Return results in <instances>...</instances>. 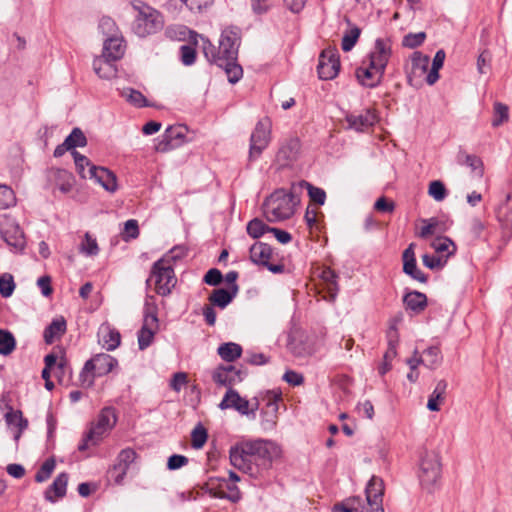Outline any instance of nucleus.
Returning <instances> with one entry per match:
<instances>
[{
  "instance_id": "de8ad7c7",
  "label": "nucleus",
  "mask_w": 512,
  "mask_h": 512,
  "mask_svg": "<svg viewBox=\"0 0 512 512\" xmlns=\"http://www.w3.org/2000/svg\"><path fill=\"white\" fill-rule=\"evenodd\" d=\"M493 112V119L491 123L493 127H499L500 125L508 121L509 108L507 105L501 102H496L494 104Z\"/></svg>"
},
{
  "instance_id": "f03ea898",
  "label": "nucleus",
  "mask_w": 512,
  "mask_h": 512,
  "mask_svg": "<svg viewBox=\"0 0 512 512\" xmlns=\"http://www.w3.org/2000/svg\"><path fill=\"white\" fill-rule=\"evenodd\" d=\"M299 199L285 189H278L267 197L263 203L264 213L269 222L289 219L295 212Z\"/></svg>"
},
{
  "instance_id": "2eb2a0df",
  "label": "nucleus",
  "mask_w": 512,
  "mask_h": 512,
  "mask_svg": "<svg viewBox=\"0 0 512 512\" xmlns=\"http://www.w3.org/2000/svg\"><path fill=\"white\" fill-rule=\"evenodd\" d=\"M158 326L157 314L155 312H146L142 327L138 332V346L140 350H145L151 345Z\"/></svg>"
},
{
  "instance_id": "f8f14e48",
  "label": "nucleus",
  "mask_w": 512,
  "mask_h": 512,
  "mask_svg": "<svg viewBox=\"0 0 512 512\" xmlns=\"http://www.w3.org/2000/svg\"><path fill=\"white\" fill-rule=\"evenodd\" d=\"M390 56L391 47L388 40L378 38L375 41L373 50L368 55V62L376 70V73L384 75Z\"/></svg>"
},
{
  "instance_id": "a211bd4d",
  "label": "nucleus",
  "mask_w": 512,
  "mask_h": 512,
  "mask_svg": "<svg viewBox=\"0 0 512 512\" xmlns=\"http://www.w3.org/2000/svg\"><path fill=\"white\" fill-rule=\"evenodd\" d=\"M218 407L221 410L234 409L241 415L249 416L250 401L241 397L235 389H228Z\"/></svg>"
},
{
  "instance_id": "ddd939ff",
  "label": "nucleus",
  "mask_w": 512,
  "mask_h": 512,
  "mask_svg": "<svg viewBox=\"0 0 512 512\" xmlns=\"http://www.w3.org/2000/svg\"><path fill=\"white\" fill-rule=\"evenodd\" d=\"M117 415L115 408L104 407L98 414L95 422L90 424V434L96 435L100 440L116 425Z\"/></svg>"
},
{
  "instance_id": "9b49d317",
  "label": "nucleus",
  "mask_w": 512,
  "mask_h": 512,
  "mask_svg": "<svg viewBox=\"0 0 512 512\" xmlns=\"http://www.w3.org/2000/svg\"><path fill=\"white\" fill-rule=\"evenodd\" d=\"M340 70L339 54L336 49H325L319 56L317 72L322 80L334 79Z\"/></svg>"
},
{
  "instance_id": "ea45409f",
  "label": "nucleus",
  "mask_w": 512,
  "mask_h": 512,
  "mask_svg": "<svg viewBox=\"0 0 512 512\" xmlns=\"http://www.w3.org/2000/svg\"><path fill=\"white\" fill-rule=\"evenodd\" d=\"M321 278L325 283L326 289L330 295L331 300H334L339 290L337 283V273L331 268H326L322 271Z\"/></svg>"
},
{
  "instance_id": "7ed1b4c3",
  "label": "nucleus",
  "mask_w": 512,
  "mask_h": 512,
  "mask_svg": "<svg viewBox=\"0 0 512 512\" xmlns=\"http://www.w3.org/2000/svg\"><path fill=\"white\" fill-rule=\"evenodd\" d=\"M244 449L242 452L249 456L252 475L267 470L278 452L272 441L264 439L246 440Z\"/></svg>"
},
{
  "instance_id": "72a5a7b5",
  "label": "nucleus",
  "mask_w": 512,
  "mask_h": 512,
  "mask_svg": "<svg viewBox=\"0 0 512 512\" xmlns=\"http://www.w3.org/2000/svg\"><path fill=\"white\" fill-rule=\"evenodd\" d=\"M213 63L224 69L228 81L232 84L237 83L243 76V69L237 60H219V62Z\"/></svg>"
},
{
  "instance_id": "3c124183",
  "label": "nucleus",
  "mask_w": 512,
  "mask_h": 512,
  "mask_svg": "<svg viewBox=\"0 0 512 512\" xmlns=\"http://www.w3.org/2000/svg\"><path fill=\"white\" fill-rule=\"evenodd\" d=\"M267 406L271 408L272 413H268L267 411H261L262 421L261 424L264 429H273L276 425V412L278 409L277 403L275 401H269Z\"/></svg>"
},
{
  "instance_id": "864d4df0",
  "label": "nucleus",
  "mask_w": 512,
  "mask_h": 512,
  "mask_svg": "<svg viewBox=\"0 0 512 512\" xmlns=\"http://www.w3.org/2000/svg\"><path fill=\"white\" fill-rule=\"evenodd\" d=\"M15 287L14 277L10 273H4L0 276V294L2 297H10Z\"/></svg>"
},
{
  "instance_id": "412c9836",
  "label": "nucleus",
  "mask_w": 512,
  "mask_h": 512,
  "mask_svg": "<svg viewBox=\"0 0 512 512\" xmlns=\"http://www.w3.org/2000/svg\"><path fill=\"white\" fill-rule=\"evenodd\" d=\"M300 141L297 138H290L279 148L276 159L282 167L289 166L297 160L300 152Z\"/></svg>"
},
{
  "instance_id": "4468645a",
  "label": "nucleus",
  "mask_w": 512,
  "mask_h": 512,
  "mask_svg": "<svg viewBox=\"0 0 512 512\" xmlns=\"http://www.w3.org/2000/svg\"><path fill=\"white\" fill-rule=\"evenodd\" d=\"M365 493L369 506L367 512H384L382 504L384 494L383 480L377 476H372L366 486Z\"/></svg>"
},
{
  "instance_id": "0e129e2a",
  "label": "nucleus",
  "mask_w": 512,
  "mask_h": 512,
  "mask_svg": "<svg viewBox=\"0 0 512 512\" xmlns=\"http://www.w3.org/2000/svg\"><path fill=\"white\" fill-rule=\"evenodd\" d=\"M139 236V226L135 219H129L124 224L123 239L128 241L130 239H136Z\"/></svg>"
},
{
  "instance_id": "7c9ffc66",
  "label": "nucleus",
  "mask_w": 512,
  "mask_h": 512,
  "mask_svg": "<svg viewBox=\"0 0 512 512\" xmlns=\"http://www.w3.org/2000/svg\"><path fill=\"white\" fill-rule=\"evenodd\" d=\"M67 323L63 316L54 318L52 322L45 328L43 338L46 344H52L65 334Z\"/></svg>"
},
{
  "instance_id": "393cba45",
  "label": "nucleus",
  "mask_w": 512,
  "mask_h": 512,
  "mask_svg": "<svg viewBox=\"0 0 512 512\" xmlns=\"http://www.w3.org/2000/svg\"><path fill=\"white\" fill-rule=\"evenodd\" d=\"M355 76L362 86L368 88L377 87L381 83L383 78V75H380L378 72L376 73V70H374V68L371 67V64L369 62L368 65L366 66H360L356 68Z\"/></svg>"
},
{
  "instance_id": "c03bdc74",
  "label": "nucleus",
  "mask_w": 512,
  "mask_h": 512,
  "mask_svg": "<svg viewBox=\"0 0 512 512\" xmlns=\"http://www.w3.org/2000/svg\"><path fill=\"white\" fill-rule=\"evenodd\" d=\"M270 226L266 225L261 219L254 218L247 223L246 231L247 234L253 238L258 239L265 233L269 232Z\"/></svg>"
},
{
  "instance_id": "e2e57ef3",
  "label": "nucleus",
  "mask_w": 512,
  "mask_h": 512,
  "mask_svg": "<svg viewBox=\"0 0 512 512\" xmlns=\"http://www.w3.org/2000/svg\"><path fill=\"white\" fill-rule=\"evenodd\" d=\"M341 507L345 510H350L353 512H364V501L359 496L349 497L339 503Z\"/></svg>"
},
{
  "instance_id": "aec40b11",
  "label": "nucleus",
  "mask_w": 512,
  "mask_h": 512,
  "mask_svg": "<svg viewBox=\"0 0 512 512\" xmlns=\"http://www.w3.org/2000/svg\"><path fill=\"white\" fill-rule=\"evenodd\" d=\"M89 178L94 179L106 191L115 192L117 190V178L115 174L105 167L91 166L88 169Z\"/></svg>"
},
{
  "instance_id": "09e8293b",
  "label": "nucleus",
  "mask_w": 512,
  "mask_h": 512,
  "mask_svg": "<svg viewBox=\"0 0 512 512\" xmlns=\"http://www.w3.org/2000/svg\"><path fill=\"white\" fill-rule=\"evenodd\" d=\"M98 28L106 38L120 35L116 22L108 16H104L100 19Z\"/></svg>"
},
{
  "instance_id": "0eeeda50",
  "label": "nucleus",
  "mask_w": 512,
  "mask_h": 512,
  "mask_svg": "<svg viewBox=\"0 0 512 512\" xmlns=\"http://www.w3.org/2000/svg\"><path fill=\"white\" fill-rule=\"evenodd\" d=\"M135 9L139 10L138 16L135 19L133 30L139 37H146L161 30L164 25L162 15L150 6H143L139 8L134 5Z\"/></svg>"
},
{
  "instance_id": "774afa93",
  "label": "nucleus",
  "mask_w": 512,
  "mask_h": 512,
  "mask_svg": "<svg viewBox=\"0 0 512 512\" xmlns=\"http://www.w3.org/2000/svg\"><path fill=\"white\" fill-rule=\"evenodd\" d=\"M181 54V62L185 66H190L195 63L196 60V50L194 47L190 45H182L180 47Z\"/></svg>"
},
{
  "instance_id": "b1692460",
  "label": "nucleus",
  "mask_w": 512,
  "mask_h": 512,
  "mask_svg": "<svg viewBox=\"0 0 512 512\" xmlns=\"http://www.w3.org/2000/svg\"><path fill=\"white\" fill-rule=\"evenodd\" d=\"M125 53V44L122 35L106 38L103 43L102 54L110 60H120Z\"/></svg>"
},
{
  "instance_id": "6e6552de",
  "label": "nucleus",
  "mask_w": 512,
  "mask_h": 512,
  "mask_svg": "<svg viewBox=\"0 0 512 512\" xmlns=\"http://www.w3.org/2000/svg\"><path fill=\"white\" fill-rule=\"evenodd\" d=\"M271 140V123L268 118L259 120L251 134L249 146V160L254 161L260 157L268 147Z\"/></svg>"
},
{
  "instance_id": "2f4dec72",
  "label": "nucleus",
  "mask_w": 512,
  "mask_h": 512,
  "mask_svg": "<svg viewBox=\"0 0 512 512\" xmlns=\"http://www.w3.org/2000/svg\"><path fill=\"white\" fill-rule=\"evenodd\" d=\"M99 335H101L99 342L107 351H113L120 345L121 335L115 328L101 327Z\"/></svg>"
},
{
  "instance_id": "79ce46f5",
  "label": "nucleus",
  "mask_w": 512,
  "mask_h": 512,
  "mask_svg": "<svg viewBox=\"0 0 512 512\" xmlns=\"http://www.w3.org/2000/svg\"><path fill=\"white\" fill-rule=\"evenodd\" d=\"M423 364L429 369H435L442 361L441 351L437 346H430L423 351Z\"/></svg>"
},
{
  "instance_id": "9d476101",
  "label": "nucleus",
  "mask_w": 512,
  "mask_h": 512,
  "mask_svg": "<svg viewBox=\"0 0 512 512\" xmlns=\"http://www.w3.org/2000/svg\"><path fill=\"white\" fill-rule=\"evenodd\" d=\"M246 375V371L232 364H221L211 372L214 383L226 387L227 390L233 389V386L242 382Z\"/></svg>"
},
{
  "instance_id": "5fc2aeb1",
  "label": "nucleus",
  "mask_w": 512,
  "mask_h": 512,
  "mask_svg": "<svg viewBox=\"0 0 512 512\" xmlns=\"http://www.w3.org/2000/svg\"><path fill=\"white\" fill-rule=\"evenodd\" d=\"M15 203L14 191L7 185H0V209H7Z\"/></svg>"
},
{
  "instance_id": "680f3d73",
  "label": "nucleus",
  "mask_w": 512,
  "mask_h": 512,
  "mask_svg": "<svg viewBox=\"0 0 512 512\" xmlns=\"http://www.w3.org/2000/svg\"><path fill=\"white\" fill-rule=\"evenodd\" d=\"M72 156L74 158V162H75L77 171L81 175V177H83V178L89 177L88 171L86 172L85 168L86 167L90 168L91 166H94L93 164H91L90 160L86 156L80 154L77 151H72Z\"/></svg>"
},
{
  "instance_id": "39448f33",
  "label": "nucleus",
  "mask_w": 512,
  "mask_h": 512,
  "mask_svg": "<svg viewBox=\"0 0 512 512\" xmlns=\"http://www.w3.org/2000/svg\"><path fill=\"white\" fill-rule=\"evenodd\" d=\"M117 365L118 361L113 356L106 353L96 354L86 361L79 376L81 384L86 387H91L96 377L107 375Z\"/></svg>"
},
{
  "instance_id": "6ab92c4d",
  "label": "nucleus",
  "mask_w": 512,
  "mask_h": 512,
  "mask_svg": "<svg viewBox=\"0 0 512 512\" xmlns=\"http://www.w3.org/2000/svg\"><path fill=\"white\" fill-rule=\"evenodd\" d=\"M345 120L349 129L365 132L376 123V115L372 110L366 109L359 114H347Z\"/></svg>"
},
{
  "instance_id": "a18cd8bd",
  "label": "nucleus",
  "mask_w": 512,
  "mask_h": 512,
  "mask_svg": "<svg viewBox=\"0 0 512 512\" xmlns=\"http://www.w3.org/2000/svg\"><path fill=\"white\" fill-rule=\"evenodd\" d=\"M16 347V340L14 335L8 331L0 329V354L7 356L10 355Z\"/></svg>"
},
{
  "instance_id": "e433bc0d",
  "label": "nucleus",
  "mask_w": 512,
  "mask_h": 512,
  "mask_svg": "<svg viewBox=\"0 0 512 512\" xmlns=\"http://www.w3.org/2000/svg\"><path fill=\"white\" fill-rule=\"evenodd\" d=\"M5 419L8 425H14L18 428L17 433L14 435V439L18 441L22 432L28 427V420L23 417L22 412L19 410L7 412Z\"/></svg>"
},
{
  "instance_id": "f3484780",
  "label": "nucleus",
  "mask_w": 512,
  "mask_h": 512,
  "mask_svg": "<svg viewBox=\"0 0 512 512\" xmlns=\"http://www.w3.org/2000/svg\"><path fill=\"white\" fill-rule=\"evenodd\" d=\"M136 459V452L131 448L121 450L118 454L116 463L113 465L110 473L117 484L122 483L124 477L127 474L129 466Z\"/></svg>"
},
{
  "instance_id": "37998d69",
  "label": "nucleus",
  "mask_w": 512,
  "mask_h": 512,
  "mask_svg": "<svg viewBox=\"0 0 512 512\" xmlns=\"http://www.w3.org/2000/svg\"><path fill=\"white\" fill-rule=\"evenodd\" d=\"M79 252L85 256L92 257L99 253V247L96 238L86 232L81 243L79 244Z\"/></svg>"
},
{
  "instance_id": "f257e3e1",
  "label": "nucleus",
  "mask_w": 512,
  "mask_h": 512,
  "mask_svg": "<svg viewBox=\"0 0 512 512\" xmlns=\"http://www.w3.org/2000/svg\"><path fill=\"white\" fill-rule=\"evenodd\" d=\"M240 43V28L237 26H229L222 30L218 47L207 40L204 42L203 52L209 62L237 60Z\"/></svg>"
},
{
  "instance_id": "4c0bfd02",
  "label": "nucleus",
  "mask_w": 512,
  "mask_h": 512,
  "mask_svg": "<svg viewBox=\"0 0 512 512\" xmlns=\"http://www.w3.org/2000/svg\"><path fill=\"white\" fill-rule=\"evenodd\" d=\"M56 186L62 193L71 191L74 183L73 175L65 169H57L54 171Z\"/></svg>"
},
{
  "instance_id": "20e7f679",
  "label": "nucleus",
  "mask_w": 512,
  "mask_h": 512,
  "mask_svg": "<svg viewBox=\"0 0 512 512\" xmlns=\"http://www.w3.org/2000/svg\"><path fill=\"white\" fill-rule=\"evenodd\" d=\"M154 281L155 292L160 296H168L177 283V278L172 264L166 259H158L153 263L150 277L146 280L147 286Z\"/></svg>"
},
{
  "instance_id": "338daca9",
  "label": "nucleus",
  "mask_w": 512,
  "mask_h": 512,
  "mask_svg": "<svg viewBox=\"0 0 512 512\" xmlns=\"http://www.w3.org/2000/svg\"><path fill=\"white\" fill-rule=\"evenodd\" d=\"M423 223L425 225L422 226L419 232V237L428 238L429 236H432L437 232V227L439 225V221L437 218L433 217L428 220H423Z\"/></svg>"
},
{
  "instance_id": "13d9d810",
  "label": "nucleus",
  "mask_w": 512,
  "mask_h": 512,
  "mask_svg": "<svg viewBox=\"0 0 512 512\" xmlns=\"http://www.w3.org/2000/svg\"><path fill=\"white\" fill-rule=\"evenodd\" d=\"M426 39V33L425 32H418V33H408L404 36L402 40V45L404 47L414 49L419 47L423 44V42Z\"/></svg>"
},
{
  "instance_id": "603ef678",
  "label": "nucleus",
  "mask_w": 512,
  "mask_h": 512,
  "mask_svg": "<svg viewBox=\"0 0 512 512\" xmlns=\"http://www.w3.org/2000/svg\"><path fill=\"white\" fill-rule=\"evenodd\" d=\"M66 144L70 146L71 149L76 147H84L87 144V138L84 135L83 131L76 127L72 130V132L65 138Z\"/></svg>"
},
{
  "instance_id": "c756f323",
  "label": "nucleus",
  "mask_w": 512,
  "mask_h": 512,
  "mask_svg": "<svg viewBox=\"0 0 512 512\" xmlns=\"http://www.w3.org/2000/svg\"><path fill=\"white\" fill-rule=\"evenodd\" d=\"M250 260L256 264L265 267L272 257V248L263 242H255L249 250Z\"/></svg>"
},
{
  "instance_id": "c9c22d12",
  "label": "nucleus",
  "mask_w": 512,
  "mask_h": 512,
  "mask_svg": "<svg viewBox=\"0 0 512 512\" xmlns=\"http://www.w3.org/2000/svg\"><path fill=\"white\" fill-rule=\"evenodd\" d=\"M447 382L446 380H440L437 382L433 392L431 393L427 408L430 411H439L440 410V402H442L446 395L447 390Z\"/></svg>"
},
{
  "instance_id": "1a4fd4ad",
  "label": "nucleus",
  "mask_w": 512,
  "mask_h": 512,
  "mask_svg": "<svg viewBox=\"0 0 512 512\" xmlns=\"http://www.w3.org/2000/svg\"><path fill=\"white\" fill-rule=\"evenodd\" d=\"M1 238L15 251H22L25 247V236L18 222L10 217L3 216L0 219Z\"/></svg>"
},
{
  "instance_id": "8fccbe9b",
  "label": "nucleus",
  "mask_w": 512,
  "mask_h": 512,
  "mask_svg": "<svg viewBox=\"0 0 512 512\" xmlns=\"http://www.w3.org/2000/svg\"><path fill=\"white\" fill-rule=\"evenodd\" d=\"M56 466L55 460L53 458H48L45 462L40 466L38 471L35 474V481L38 483H42L48 480L54 471Z\"/></svg>"
},
{
  "instance_id": "49530a36",
  "label": "nucleus",
  "mask_w": 512,
  "mask_h": 512,
  "mask_svg": "<svg viewBox=\"0 0 512 512\" xmlns=\"http://www.w3.org/2000/svg\"><path fill=\"white\" fill-rule=\"evenodd\" d=\"M360 34H361V29L355 25L351 29L347 30L342 37V41H341L342 50L345 52L352 50V48L357 43L358 38L360 37Z\"/></svg>"
},
{
  "instance_id": "423d86ee",
  "label": "nucleus",
  "mask_w": 512,
  "mask_h": 512,
  "mask_svg": "<svg viewBox=\"0 0 512 512\" xmlns=\"http://www.w3.org/2000/svg\"><path fill=\"white\" fill-rule=\"evenodd\" d=\"M441 477L440 457L435 452H425L420 458L418 478L421 486L432 491Z\"/></svg>"
},
{
  "instance_id": "a19ab883",
  "label": "nucleus",
  "mask_w": 512,
  "mask_h": 512,
  "mask_svg": "<svg viewBox=\"0 0 512 512\" xmlns=\"http://www.w3.org/2000/svg\"><path fill=\"white\" fill-rule=\"evenodd\" d=\"M121 96L131 105L142 108L149 106L146 97L138 90L133 88H124L121 91Z\"/></svg>"
},
{
  "instance_id": "473e14b6",
  "label": "nucleus",
  "mask_w": 512,
  "mask_h": 512,
  "mask_svg": "<svg viewBox=\"0 0 512 512\" xmlns=\"http://www.w3.org/2000/svg\"><path fill=\"white\" fill-rule=\"evenodd\" d=\"M457 159L459 164L468 166L472 173H474V176L478 178L483 177L484 163L480 157L473 154H467L464 151H459Z\"/></svg>"
},
{
  "instance_id": "cd10ccee",
  "label": "nucleus",
  "mask_w": 512,
  "mask_h": 512,
  "mask_svg": "<svg viewBox=\"0 0 512 512\" xmlns=\"http://www.w3.org/2000/svg\"><path fill=\"white\" fill-rule=\"evenodd\" d=\"M67 484L68 474L66 472L60 473L45 491V499L50 502H55L58 498L64 497L66 495Z\"/></svg>"
},
{
  "instance_id": "c85d7f7f",
  "label": "nucleus",
  "mask_w": 512,
  "mask_h": 512,
  "mask_svg": "<svg viewBox=\"0 0 512 512\" xmlns=\"http://www.w3.org/2000/svg\"><path fill=\"white\" fill-rule=\"evenodd\" d=\"M403 303L407 310L419 314L425 310L428 304L427 296L419 291H409L403 296Z\"/></svg>"
},
{
  "instance_id": "052dcab7",
  "label": "nucleus",
  "mask_w": 512,
  "mask_h": 512,
  "mask_svg": "<svg viewBox=\"0 0 512 512\" xmlns=\"http://www.w3.org/2000/svg\"><path fill=\"white\" fill-rule=\"evenodd\" d=\"M428 194L436 201H443L447 195L445 185L439 181H432L429 185Z\"/></svg>"
},
{
  "instance_id": "f704fd0d",
  "label": "nucleus",
  "mask_w": 512,
  "mask_h": 512,
  "mask_svg": "<svg viewBox=\"0 0 512 512\" xmlns=\"http://www.w3.org/2000/svg\"><path fill=\"white\" fill-rule=\"evenodd\" d=\"M242 351L241 345L234 342L223 343L217 349L218 355L225 362H234L241 357Z\"/></svg>"
},
{
  "instance_id": "dca6fc26",
  "label": "nucleus",
  "mask_w": 512,
  "mask_h": 512,
  "mask_svg": "<svg viewBox=\"0 0 512 512\" xmlns=\"http://www.w3.org/2000/svg\"><path fill=\"white\" fill-rule=\"evenodd\" d=\"M414 248L415 244L411 243L402 254L403 272L420 283H427V275L417 267Z\"/></svg>"
},
{
  "instance_id": "a878e982",
  "label": "nucleus",
  "mask_w": 512,
  "mask_h": 512,
  "mask_svg": "<svg viewBox=\"0 0 512 512\" xmlns=\"http://www.w3.org/2000/svg\"><path fill=\"white\" fill-rule=\"evenodd\" d=\"M238 290H239L238 285H234V287H230V290H227L224 288L215 289L210 294L209 301L213 306H217L221 309H224L236 297Z\"/></svg>"
},
{
  "instance_id": "69168bd1",
  "label": "nucleus",
  "mask_w": 512,
  "mask_h": 512,
  "mask_svg": "<svg viewBox=\"0 0 512 512\" xmlns=\"http://www.w3.org/2000/svg\"><path fill=\"white\" fill-rule=\"evenodd\" d=\"M422 262L427 268L434 270L443 268L446 264V259L435 255L424 254L422 256Z\"/></svg>"
},
{
  "instance_id": "4d7b16f0",
  "label": "nucleus",
  "mask_w": 512,
  "mask_h": 512,
  "mask_svg": "<svg viewBox=\"0 0 512 512\" xmlns=\"http://www.w3.org/2000/svg\"><path fill=\"white\" fill-rule=\"evenodd\" d=\"M302 185L307 188L308 195L313 202L318 205H324L326 200V192L322 188L315 187L306 181H303Z\"/></svg>"
},
{
  "instance_id": "bf43d9fd",
  "label": "nucleus",
  "mask_w": 512,
  "mask_h": 512,
  "mask_svg": "<svg viewBox=\"0 0 512 512\" xmlns=\"http://www.w3.org/2000/svg\"><path fill=\"white\" fill-rule=\"evenodd\" d=\"M432 247L437 253H442L447 251L446 257H449L450 255L454 254L455 251V245L454 243L447 237L438 238L432 243Z\"/></svg>"
},
{
  "instance_id": "bb28decb",
  "label": "nucleus",
  "mask_w": 512,
  "mask_h": 512,
  "mask_svg": "<svg viewBox=\"0 0 512 512\" xmlns=\"http://www.w3.org/2000/svg\"><path fill=\"white\" fill-rule=\"evenodd\" d=\"M116 61L117 60L107 59L102 54L93 60V69L95 73L102 79L114 78L117 75V68L115 65Z\"/></svg>"
},
{
  "instance_id": "5701e85b",
  "label": "nucleus",
  "mask_w": 512,
  "mask_h": 512,
  "mask_svg": "<svg viewBox=\"0 0 512 512\" xmlns=\"http://www.w3.org/2000/svg\"><path fill=\"white\" fill-rule=\"evenodd\" d=\"M183 137L182 127L169 126L162 135V139L157 144L156 150L159 152L169 151L180 145Z\"/></svg>"
},
{
  "instance_id": "58836bf2",
  "label": "nucleus",
  "mask_w": 512,
  "mask_h": 512,
  "mask_svg": "<svg viewBox=\"0 0 512 512\" xmlns=\"http://www.w3.org/2000/svg\"><path fill=\"white\" fill-rule=\"evenodd\" d=\"M429 63V56L419 51L414 52L411 57V73L414 75L418 74L419 76L425 74L428 70Z\"/></svg>"
},
{
  "instance_id": "6e6d98bb",
  "label": "nucleus",
  "mask_w": 512,
  "mask_h": 512,
  "mask_svg": "<svg viewBox=\"0 0 512 512\" xmlns=\"http://www.w3.org/2000/svg\"><path fill=\"white\" fill-rule=\"evenodd\" d=\"M207 430L201 425L198 424L191 432V440H192V446L195 449L202 448L203 445L207 441Z\"/></svg>"
},
{
  "instance_id": "4be33fe9",
  "label": "nucleus",
  "mask_w": 512,
  "mask_h": 512,
  "mask_svg": "<svg viewBox=\"0 0 512 512\" xmlns=\"http://www.w3.org/2000/svg\"><path fill=\"white\" fill-rule=\"evenodd\" d=\"M245 447V441H241L231 446L229 449L230 464L236 469L252 475V466L248 454L242 452Z\"/></svg>"
}]
</instances>
